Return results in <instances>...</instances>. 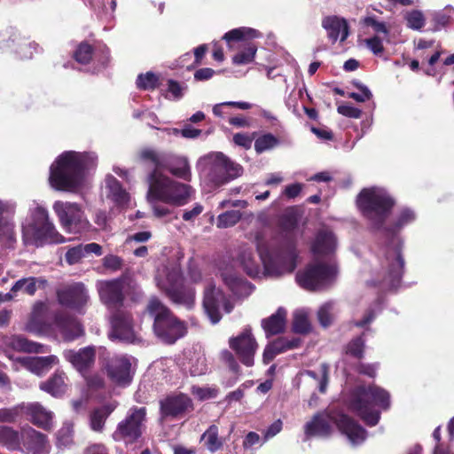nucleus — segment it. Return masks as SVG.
<instances>
[{
    "mask_svg": "<svg viewBox=\"0 0 454 454\" xmlns=\"http://www.w3.org/2000/svg\"><path fill=\"white\" fill-rule=\"evenodd\" d=\"M104 369L111 381L117 385H128L132 380L130 375L131 363L125 356H114L106 358Z\"/></svg>",
    "mask_w": 454,
    "mask_h": 454,
    "instance_id": "nucleus-18",
    "label": "nucleus"
},
{
    "mask_svg": "<svg viewBox=\"0 0 454 454\" xmlns=\"http://www.w3.org/2000/svg\"><path fill=\"white\" fill-rule=\"evenodd\" d=\"M24 233L30 235L36 246L45 243H63L65 239L49 221L48 212L42 207H37L32 214V221L23 229Z\"/></svg>",
    "mask_w": 454,
    "mask_h": 454,
    "instance_id": "nucleus-10",
    "label": "nucleus"
},
{
    "mask_svg": "<svg viewBox=\"0 0 454 454\" xmlns=\"http://www.w3.org/2000/svg\"><path fill=\"white\" fill-rule=\"evenodd\" d=\"M146 414L145 407L130 408L125 419L118 423L112 434L113 439L116 442L123 441L126 443L137 442L143 434Z\"/></svg>",
    "mask_w": 454,
    "mask_h": 454,
    "instance_id": "nucleus-12",
    "label": "nucleus"
},
{
    "mask_svg": "<svg viewBox=\"0 0 454 454\" xmlns=\"http://www.w3.org/2000/svg\"><path fill=\"white\" fill-rule=\"evenodd\" d=\"M84 256L82 245H79L69 248L66 253L65 258L68 264L73 265L78 263Z\"/></svg>",
    "mask_w": 454,
    "mask_h": 454,
    "instance_id": "nucleus-52",
    "label": "nucleus"
},
{
    "mask_svg": "<svg viewBox=\"0 0 454 454\" xmlns=\"http://www.w3.org/2000/svg\"><path fill=\"white\" fill-rule=\"evenodd\" d=\"M25 414L37 427L43 430L51 429L52 426L53 413L46 410L39 403H31L24 407Z\"/></svg>",
    "mask_w": 454,
    "mask_h": 454,
    "instance_id": "nucleus-27",
    "label": "nucleus"
},
{
    "mask_svg": "<svg viewBox=\"0 0 454 454\" xmlns=\"http://www.w3.org/2000/svg\"><path fill=\"white\" fill-rule=\"evenodd\" d=\"M407 27L413 30H420L425 26V16L421 11L412 10L405 14Z\"/></svg>",
    "mask_w": 454,
    "mask_h": 454,
    "instance_id": "nucleus-49",
    "label": "nucleus"
},
{
    "mask_svg": "<svg viewBox=\"0 0 454 454\" xmlns=\"http://www.w3.org/2000/svg\"><path fill=\"white\" fill-rule=\"evenodd\" d=\"M93 54L94 47L88 42H82L74 51L73 58L81 65H88L90 63Z\"/></svg>",
    "mask_w": 454,
    "mask_h": 454,
    "instance_id": "nucleus-43",
    "label": "nucleus"
},
{
    "mask_svg": "<svg viewBox=\"0 0 454 454\" xmlns=\"http://www.w3.org/2000/svg\"><path fill=\"white\" fill-rule=\"evenodd\" d=\"M303 188V184L300 183L292 184L290 185L286 186L283 191V194L287 199H294L300 195L301 190Z\"/></svg>",
    "mask_w": 454,
    "mask_h": 454,
    "instance_id": "nucleus-61",
    "label": "nucleus"
},
{
    "mask_svg": "<svg viewBox=\"0 0 454 454\" xmlns=\"http://www.w3.org/2000/svg\"><path fill=\"white\" fill-rule=\"evenodd\" d=\"M146 312L153 318V330L163 343L172 345L187 333V325L158 297L153 296L146 305Z\"/></svg>",
    "mask_w": 454,
    "mask_h": 454,
    "instance_id": "nucleus-7",
    "label": "nucleus"
},
{
    "mask_svg": "<svg viewBox=\"0 0 454 454\" xmlns=\"http://www.w3.org/2000/svg\"><path fill=\"white\" fill-rule=\"evenodd\" d=\"M335 249V239L332 232L320 231L316 236L311 250L315 254L326 255Z\"/></svg>",
    "mask_w": 454,
    "mask_h": 454,
    "instance_id": "nucleus-32",
    "label": "nucleus"
},
{
    "mask_svg": "<svg viewBox=\"0 0 454 454\" xmlns=\"http://www.w3.org/2000/svg\"><path fill=\"white\" fill-rule=\"evenodd\" d=\"M286 310L280 307L274 314L262 320L261 325L267 338L282 333L285 331L286 325Z\"/></svg>",
    "mask_w": 454,
    "mask_h": 454,
    "instance_id": "nucleus-29",
    "label": "nucleus"
},
{
    "mask_svg": "<svg viewBox=\"0 0 454 454\" xmlns=\"http://www.w3.org/2000/svg\"><path fill=\"white\" fill-rule=\"evenodd\" d=\"M257 135L256 132H253L251 135L247 133H236L233 136V142L235 145L243 147L245 149H250L252 146L253 140Z\"/></svg>",
    "mask_w": 454,
    "mask_h": 454,
    "instance_id": "nucleus-54",
    "label": "nucleus"
},
{
    "mask_svg": "<svg viewBox=\"0 0 454 454\" xmlns=\"http://www.w3.org/2000/svg\"><path fill=\"white\" fill-rule=\"evenodd\" d=\"M331 422H333L340 432L353 443H361L367 437V431L347 414L341 413L328 418L322 413H317L304 426L305 439L330 436L333 432Z\"/></svg>",
    "mask_w": 454,
    "mask_h": 454,
    "instance_id": "nucleus-6",
    "label": "nucleus"
},
{
    "mask_svg": "<svg viewBox=\"0 0 454 454\" xmlns=\"http://www.w3.org/2000/svg\"><path fill=\"white\" fill-rule=\"evenodd\" d=\"M321 379L319 380L318 390L324 394L326 391L328 381H329V370L325 364H323L320 367Z\"/></svg>",
    "mask_w": 454,
    "mask_h": 454,
    "instance_id": "nucleus-62",
    "label": "nucleus"
},
{
    "mask_svg": "<svg viewBox=\"0 0 454 454\" xmlns=\"http://www.w3.org/2000/svg\"><path fill=\"white\" fill-rule=\"evenodd\" d=\"M322 27L327 31V35L333 43L338 40L340 35L341 42L348 36V25L343 18L335 15L326 16L322 20Z\"/></svg>",
    "mask_w": 454,
    "mask_h": 454,
    "instance_id": "nucleus-28",
    "label": "nucleus"
},
{
    "mask_svg": "<svg viewBox=\"0 0 454 454\" xmlns=\"http://www.w3.org/2000/svg\"><path fill=\"white\" fill-rule=\"evenodd\" d=\"M102 261L103 267L112 272L121 270L123 266V259L115 254H107Z\"/></svg>",
    "mask_w": 454,
    "mask_h": 454,
    "instance_id": "nucleus-51",
    "label": "nucleus"
},
{
    "mask_svg": "<svg viewBox=\"0 0 454 454\" xmlns=\"http://www.w3.org/2000/svg\"><path fill=\"white\" fill-rule=\"evenodd\" d=\"M255 241L265 275L280 277L292 273L296 269L298 253L296 241L293 237H286L277 242L267 240L261 233H257Z\"/></svg>",
    "mask_w": 454,
    "mask_h": 454,
    "instance_id": "nucleus-3",
    "label": "nucleus"
},
{
    "mask_svg": "<svg viewBox=\"0 0 454 454\" xmlns=\"http://www.w3.org/2000/svg\"><path fill=\"white\" fill-rule=\"evenodd\" d=\"M88 294L82 283H74L57 291L60 305L80 311L88 301Z\"/></svg>",
    "mask_w": 454,
    "mask_h": 454,
    "instance_id": "nucleus-20",
    "label": "nucleus"
},
{
    "mask_svg": "<svg viewBox=\"0 0 454 454\" xmlns=\"http://www.w3.org/2000/svg\"><path fill=\"white\" fill-rule=\"evenodd\" d=\"M162 170H168L176 177L186 182L192 179L190 164L185 157L166 153Z\"/></svg>",
    "mask_w": 454,
    "mask_h": 454,
    "instance_id": "nucleus-26",
    "label": "nucleus"
},
{
    "mask_svg": "<svg viewBox=\"0 0 454 454\" xmlns=\"http://www.w3.org/2000/svg\"><path fill=\"white\" fill-rule=\"evenodd\" d=\"M241 218L239 210H229L217 217L216 226L218 228H228L235 225Z\"/></svg>",
    "mask_w": 454,
    "mask_h": 454,
    "instance_id": "nucleus-48",
    "label": "nucleus"
},
{
    "mask_svg": "<svg viewBox=\"0 0 454 454\" xmlns=\"http://www.w3.org/2000/svg\"><path fill=\"white\" fill-rule=\"evenodd\" d=\"M66 379L65 372L57 371L46 381L40 384V388L54 397H60L67 390Z\"/></svg>",
    "mask_w": 454,
    "mask_h": 454,
    "instance_id": "nucleus-30",
    "label": "nucleus"
},
{
    "mask_svg": "<svg viewBox=\"0 0 454 454\" xmlns=\"http://www.w3.org/2000/svg\"><path fill=\"white\" fill-rule=\"evenodd\" d=\"M159 404L161 419H180L194 410L192 397L182 392L167 395Z\"/></svg>",
    "mask_w": 454,
    "mask_h": 454,
    "instance_id": "nucleus-15",
    "label": "nucleus"
},
{
    "mask_svg": "<svg viewBox=\"0 0 454 454\" xmlns=\"http://www.w3.org/2000/svg\"><path fill=\"white\" fill-rule=\"evenodd\" d=\"M116 409V404L106 403L95 408L90 414V426L95 432H102L106 419Z\"/></svg>",
    "mask_w": 454,
    "mask_h": 454,
    "instance_id": "nucleus-31",
    "label": "nucleus"
},
{
    "mask_svg": "<svg viewBox=\"0 0 454 454\" xmlns=\"http://www.w3.org/2000/svg\"><path fill=\"white\" fill-rule=\"evenodd\" d=\"M0 442H2L10 450L19 451L20 432L19 433L9 427H0Z\"/></svg>",
    "mask_w": 454,
    "mask_h": 454,
    "instance_id": "nucleus-39",
    "label": "nucleus"
},
{
    "mask_svg": "<svg viewBox=\"0 0 454 454\" xmlns=\"http://www.w3.org/2000/svg\"><path fill=\"white\" fill-rule=\"evenodd\" d=\"M54 324L65 341H74L84 334L82 325L74 316L68 313H57L54 317Z\"/></svg>",
    "mask_w": 454,
    "mask_h": 454,
    "instance_id": "nucleus-24",
    "label": "nucleus"
},
{
    "mask_svg": "<svg viewBox=\"0 0 454 454\" xmlns=\"http://www.w3.org/2000/svg\"><path fill=\"white\" fill-rule=\"evenodd\" d=\"M12 346L14 349L26 353H48L50 348L41 343L30 340L21 335L13 336Z\"/></svg>",
    "mask_w": 454,
    "mask_h": 454,
    "instance_id": "nucleus-35",
    "label": "nucleus"
},
{
    "mask_svg": "<svg viewBox=\"0 0 454 454\" xmlns=\"http://www.w3.org/2000/svg\"><path fill=\"white\" fill-rule=\"evenodd\" d=\"M59 363V358L54 356H35L25 360V364L32 372L38 375L49 371L54 364Z\"/></svg>",
    "mask_w": 454,
    "mask_h": 454,
    "instance_id": "nucleus-34",
    "label": "nucleus"
},
{
    "mask_svg": "<svg viewBox=\"0 0 454 454\" xmlns=\"http://www.w3.org/2000/svg\"><path fill=\"white\" fill-rule=\"evenodd\" d=\"M107 188L109 189L112 199L118 204H122L128 201L129 194L122 188L119 180L112 176L107 182Z\"/></svg>",
    "mask_w": 454,
    "mask_h": 454,
    "instance_id": "nucleus-44",
    "label": "nucleus"
},
{
    "mask_svg": "<svg viewBox=\"0 0 454 454\" xmlns=\"http://www.w3.org/2000/svg\"><path fill=\"white\" fill-rule=\"evenodd\" d=\"M377 364H364L360 363L356 366V372L359 374L366 375L370 378L376 377Z\"/></svg>",
    "mask_w": 454,
    "mask_h": 454,
    "instance_id": "nucleus-58",
    "label": "nucleus"
},
{
    "mask_svg": "<svg viewBox=\"0 0 454 454\" xmlns=\"http://www.w3.org/2000/svg\"><path fill=\"white\" fill-rule=\"evenodd\" d=\"M374 406L389 409L390 395L387 390L372 384L358 385L350 391L348 407L368 427L376 426L380 419V411Z\"/></svg>",
    "mask_w": 454,
    "mask_h": 454,
    "instance_id": "nucleus-5",
    "label": "nucleus"
},
{
    "mask_svg": "<svg viewBox=\"0 0 454 454\" xmlns=\"http://www.w3.org/2000/svg\"><path fill=\"white\" fill-rule=\"evenodd\" d=\"M364 25L372 27L376 33L388 34L387 25L383 21H379L375 17H366L364 20Z\"/></svg>",
    "mask_w": 454,
    "mask_h": 454,
    "instance_id": "nucleus-56",
    "label": "nucleus"
},
{
    "mask_svg": "<svg viewBox=\"0 0 454 454\" xmlns=\"http://www.w3.org/2000/svg\"><path fill=\"white\" fill-rule=\"evenodd\" d=\"M364 333L351 339L345 346V353L354 358L361 360L364 356L365 339Z\"/></svg>",
    "mask_w": 454,
    "mask_h": 454,
    "instance_id": "nucleus-40",
    "label": "nucleus"
},
{
    "mask_svg": "<svg viewBox=\"0 0 454 454\" xmlns=\"http://www.w3.org/2000/svg\"><path fill=\"white\" fill-rule=\"evenodd\" d=\"M337 112L346 117L359 119L362 116V110L350 105H341L337 107Z\"/></svg>",
    "mask_w": 454,
    "mask_h": 454,
    "instance_id": "nucleus-55",
    "label": "nucleus"
},
{
    "mask_svg": "<svg viewBox=\"0 0 454 454\" xmlns=\"http://www.w3.org/2000/svg\"><path fill=\"white\" fill-rule=\"evenodd\" d=\"M109 338L125 343H135L137 335L132 314L126 309H115L110 317Z\"/></svg>",
    "mask_w": 454,
    "mask_h": 454,
    "instance_id": "nucleus-17",
    "label": "nucleus"
},
{
    "mask_svg": "<svg viewBox=\"0 0 454 454\" xmlns=\"http://www.w3.org/2000/svg\"><path fill=\"white\" fill-rule=\"evenodd\" d=\"M229 346L242 364L247 367L254 364V356L259 346L249 326L237 336L230 338Z\"/></svg>",
    "mask_w": 454,
    "mask_h": 454,
    "instance_id": "nucleus-16",
    "label": "nucleus"
},
{
    "mask_svg": "<svg viewBox=\"0 0 454 454\" xmlns=\"http://www.w3.org/2000/svg\"><path fill=\"white\" fill-rule=\"evenodd\" d=\"M53 209L66 231L80 233L89 229L90 222L78 204L56 201Z\"/></svg>",
    "mask_w": 454,
    "mask_h": 454,
    "instance_id": "nucleus-14",
    "label": "nucleus"
},
{
    "mask_svg": "<svg viewBox=\"0 0 454 454\" xmlns=\"http://www.w3.org/2000/svg\"><path fill=\"white\" fill-rule=\"evenodd\" d=\"M63 356L82 376H85L95 364L96 348L88 346L79 350L67 349L63 352Z\"/></svg>",
    "mask_w": 454,
    "mask_h": 454,
    "instance_id": "nucleus-21",
    "label": "nucleus"
},
{
    "mask_svg": "<svg viewBox=\"0 0 454 454\" xmlns=\"http://www.w3.org/2000/svg\"><path fill=\"white\" fill-rule=\"evenodd\" d=\"M257 47L254 43H248L243 51L236 53L232 58V62L235 65H247L254 61Z\"/></svg>",
    "mask_w": 454,
    "mask_h": 454,
    "instance_id": "nucleus-47",
    "label": "nucleus"
},
{
    "mask_svg": "<svg viewBox=\"0 0 454 454\" xmlns=\"http://www.w3.org/2000/svg\"><path fill=\"white\" fill-rule=\"evenodd\" d=\"M333 304L327 302L322 305L317 311L318 322L324 328L330 326L333 322Z\"/></svg>",
    "mask_w": 454,
    "mask_h": 454,
    "instance_id": "nucleus-50",
    "label": "nucleus"
},
{
    "mask_svg": "<svg viewBox=\"0 0 454 454\" xmlns=\"http://www.w3.org/2000/svg\"><path fill=\"white\" fill-rule=\"evenodd\" d=\"M283 427V423L280 419L274 421L264 432V439L268 440L278 434Z\"/></svg>",
    "mask_w": 454,
    "mask_h": 454,
    "instance_id": "nucleus-63",
    "label": "nucleus"
},
{
    "mask_svg": "<svg viewBox=\"0 0 454 454\" xmlns=\"http://www.w3.org/2000/svg\"><path fill=\"white\" fill-rule=\"evenodd\" d=\"M136 85L140 90H154L160 85V78L153 72L148 71L137 75Z\"/></svg>",
    "mask_w": 454,
    "mask_h": 454,
    "instance_id": "nucleus-42",
    "label": "nucleus"
},
{
    "mask_svg": "<svg viewBox=\"0 0 454 454\" xmlns=\"http://www.w3.org/2000/svg\"><path fill=\"white\" fill-rule=\"evenodd\" d=\"M301 344V339L298 337L292 339L286 337L277 338L265 346L262 353V363L269 364L278 355L286 352L287 350L297 348Z\"/></svg>",
    "mask_w": 454,
    "mask_h": 454,
    "instance_id": "nucleus-25",
    "label": "nucleus"
},
{
    "mask_svg": "<svg viewBox=\"0 0 454 454\" xmlns=\"http://www.w3.org/2000/svg\"><path fill=\"white\" fill-rule=\"evenodd\" d=\"M94 164L90 153L64 152L50 168V184L57 191L74 192L82 185L85 171Z\"/></svg>",
    "mask_w": 454,
    "mask_h": 454,
    "instance_id": "nucleus-2",
    "label": "nucleus"
},
{
    "mask_svg": "<svg viewBox=\"0 0 454 454\" xmlns=\"http://www.w3.org/2000/svg\"><path fill=\"white\" fill-rule=\"evenodd\" d=\"M47 442L46 435L31 427L22 428L20 431V443L19 451L24 454H42Z\"/></svg>",
    "mask_w": 454,
    "mask_h": 454,
    "instance_id": "nucleus-22",
    "label": "nucleus"
},
{
    "mask_svg": "<svg viewBox=\"0 0 454 454\" xmlns=\"http://www.w3.org/2000/svg\"><path fill=\"white\" fill-rule=\"evenodd\" d=\"M279 144V140L271 133H266L255 139L254 150L257 153H262L267 150L272 149Z\"/></svg>",
    "mask_w": 454,
    "mask_h": 454,
    "instance_id": "nucleus-46",
    "label": "nucleus"
},
{
    "mask_svg": "<svg viewBox=\"0 0 454 454\" xmlns=\"http://www.w3.org/2000/svg\"><path fill=\"white\" fill-rule=\"evenodd\" d=\"M200 441L204 442L205 446L211 453L221 450L224 444V440L219 437V429L216 425H211L202 434Z\"/></svg>",
    "mask_w": 454,
    "mask_h": 454,
    "instance_id": "nucleus-36",
    "label": "nucleus"
},
{
    "mask_svg": "<svg viewBox=\"0 0 454 454\" xmlns=\"http://www.w3.org/2000/svg\"><path fill=\"white\" fill-rule=\"evenodd\" d=\"M121 278L102 282L98 289L102 302L110 309H121L125 300Z\"/></svg>",
    "mask_w": 454,
    "mask_h": 454,
    "instance_id": "nucleus-19",
    "label": "nucleus"
},
{
    "mask_svg": "<svg viewBox=\"0 0 454 454\" xmlns=\"http://www.w3.org/2000/svg\"><path fill=\"white\" fill-rule=\"evenodd\" d=\"M225 294L214 285H208L204 291L203 308L213 324L218 323L222 318L220 308L224 302Z\"/></svg>",
    "mask_w": 454,
    "mask_h": 454,
    "instance_id": "nucleus-23",
    "label": "nucleus"
},
{
    "mask_svg": "<svg viewBox=\"0 0 454 454\" xmlns=\"http://www.w3.org/2000/svg\"><path fill=\"white\" fill-rule=\"evenodd\" d=\"M84 454H109L107 447L103 443H94L84 450Z\"/></svg>",
    "mask_w": 454,
    "mask_h": 454,
    "instance_id": "nucleus-64",
    "label": "nucleus"
},
{
    "mask_svg": "<svg viewBox=\"0 0 454 454\" xmlns=\"http://www.w3.org/2000/svg\"><path fill=\"white\" fill-rule=\"evenodd\" d=\"M395 204V198L388 192L377 186L363 188L356 199V205L370 229L380 233Z\"/></svg>",
    "mask_w": 454,
    "mask_h": 454,
    "instance_id": "nucleus-4",
    "label": "nucleus"
},
{
    "mask_svg": "<svg viewBox=\"0 0 454 454\" xmlns=\"http://www.w3.org/2000/svg\"><path fill=\"white\" fill-rule=\"evenodd\" d=\"M158 286L172 303L184 306L187 309L193 307L195 289L186 284L179 266L168 269L165 278L158 282Z\"/></svg>",
    "mask_w": 454,
    "mask_h": 454,
    "instance_id": "nucleus-9",
    "label": "nucleus"
},
{
    "mask_svg": "<svg viewBox=\"0 0 454 454\" xmlns=\"http://www.w3.org/2000/svg\"><path fill=\"white\" fill-rule=\"evenodd\" d=\"M336 268L325 262L309 263L296 274V281L302 288L316 291L329 284L336 276Z\"/></svg>",
    "mask_w": 454,
    "mask_h": 454,
    "instance_id": "nucleus-13",
    "label": "nucleus"
},
{
    "mask_svg": "<svg viewBox=\"0 0 454 454\" xmlns=\"http://www.w3.org/2000/svg\"><path fill=\"white\" fill-rule=\"evenodd\" d=\"M207 180L215 186L223 185L243 174V167L231 160L223 153L217 152L208 156Z\"/></svg>",
    "mask_w": 454,
    "mask_h": 454,
    "instance_id": "nucleus-11",
    "label": "nucleus"
},
{
    "mask_svg": "<svg viewBox=\"0 0 454 454\" xmlns=\"http://www.w3.org/2000/svg\"><path fill=\"white\" fill-rule=\"evenodd\" d=\"M46 285L47 280L43 278H23L14 283L11 292L16 294L19 291H23L26 294L33 296L38 288H44Z\"/></svg>",
    "mask_w": 454,
    "mask_h": 454,
    "instance_id": "nucleus-33",
    "label": "nucleus"
},
{
    "mask_svg": "<svg viewBox=\"0 0 454 454\" xmlns=\"http://www.w3.org/2000/svg\"><path fill=\"white\" fill-rule=\"evenodd\" d=\"M166 153H158L152 148H144L139 153V159L144 162H151L153 165V170H162Z\"/></svg>",
    "mask_w": 454,
    "mask_h": 454,
    "instance_id": "nucleus-41",
    "label": "nucleus"
},
{
    "mask_svg": "<svg viewBox=\"0 0 454 454\" xmlns=\"http://www.w3.org/2000/svg\"><path fill=\"white\" fill-rule=\"evenodd\" d=\"M261 33L254 28L241 27L234 28L225 33L223 39L228 43L231 42H242L249 39L258 38Z\"/></svg>",
    "mask_w": 454,
    "mask_h": 454,
    "instance_id": "nucleus-38",
    "label": "nucleus"
},
{
    "mask_svg": "<svg viewBox=\"0 0 454 454\" xmlns=\"http://www.w3.org/2000/svg\"><path fill=\"white\" fill-rule=\"evenodd\" d=\"M201 129L192 128L191 125H185L181 130L175 129L174 133L181 135L185 138H196L201 134Z\"/></svg>",
    "mask_w": 454,
    "mask_h": 454,
    "instance_id": "nucleus-60",
    "label": "nucleus"
},
{
    "mask_svg": "<svg viewBox=\"0 0 454 454\" xmlns=\"http://www.w3.org/2000/svg\"><path fill=\"white\" fill-rule=\"evenodd\" d=\"M73 443V432L68 427H63L57 434V446L66 448Z\"/></svg>",
    "mask_w": 454,
    "mask_h": 454,
    "instance_id": "nucleus-53",
    "label": "nucleus"
},
{
    "mask_svg": "<svg viewBox=\"0 0 454 454\" xmlns=\"http://www.w3.org/2000/svg\"><path fill=\"white\" fill-rule=\"evenodd\" d=\"M8 213V206L0 200V232L9 229Z\"/></svg>",
    "mask_w": 454,
    "mask_h": 454,
    "instance_id": "nucleus-59",
    "label": "nucleus"
},
{
    "mask_svg": "<svg viewBox=\"0 0 454 454\" xmlns=\"http://www.w3.org/2000/svg\"><path fill=\"white\" fill-rule=\"evenodd\" d=\"M238 260L244 271L251 278L258 277L261 270L260 265L255 261L251 249H243L239 254Z\"/></svg>",
    "mask_w": 454,
    "mask_h": 454,
    "instance_id": "nucleus-37",
    "label": "nucleus"
},
{
    "mask_svg": "<svg viewBox=\"0 0 454 454\" xmlns=\"http://www.w3.org/2000/svg\"><path fill=\"white\" fill-rule=\"evenodd\" d=\"M292 330L295 333L308 334L311 332V325L304 312H296L294 315Z\"/></svg>",
    "mask_w": 454,
    "mask_h": 454,
    "instance_id": "nucleus-45",
    "label": "nucleus"
},
{
    "mask_svg": "<svg viewBox=\"0 0 454 454\" xmlns=\"http://www.w3.org/2000/svg\"><path fill=\"white\" fill-rule=\"evenodd\" d=\"M148 200L162 201L174 206L185 205L190 198L192 187L176 182L160 171L152 170L147 176Z\"/></svg>",
    "mask_w": 454,
    "mask_h": 454,
    "instance_id": "nucleus-8",
    "label": "nucleus"
},
{
    "mask_svg": "<svg viewBox=\"0 0 454 454\" xmlns=\"http://www.w3.org/2000/svg\"><path fill=\"white\" fill-rule=\"evenodd\" d=\"M416 219L414 211L409 207L403 208L395 219L386 224L381 233L387 240L385 252L387 269L382 271V278L368 282L371 286L378 287L382 292L395 290L400 286L404 260L402 254V240L399 233L403 228Z\"/></svg>",
    "mask_w": 454,
    "mask_h": 454,
    "instance_id": "nucleus-1",
    "label": "nucleus"
},
{
    "mask_svg": "<svg viewBox=\"0 0 454 454\" xmlns=\"http://www.w3.org/2000/svg\"><path fill=\"white\" fill-rule=\"evenodd\" d=\"M366 45L375 55H380L384 51L382 41L377 35L366 39Z\"/></svg>",
    "mask_w": 454,
    "mask_h": 454,
    "instance_id": "nucleus-57",
    "label": "nucleus"
}]
</instances>
